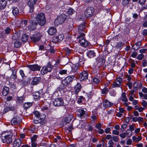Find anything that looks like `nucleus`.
Masks as SVG:
<instances>
[{"label":"nucleus","mask_w":147,"mask_h":147,"mask_svg":"<svg viewBox=\"0 0 147 147\" xmlns=\"http://www.w3.org/2000/svg\"><path fill=\"white\" fill-rule=\"evenodd\" d=\"M36 20L38 24L41 26H42L46 23V19L45 14L41 13L38 14L36 17Z\"/></svg>","instance_id":"nucleus-2"},{"label":"nucleus","mask_w":147,"mask_h":147,"mask_svg":"<svg viewBox=\"0 0 147 147\" xmlns=\"http://www.w3.org/2000/svg\"><path fill=\"white\" fill-rule=\"evenodd\" d=\"M74 10L71 8H69L67 11V13L71 15L74 12Z\"/></svg>","instance_id":"nucleus-47"},{"label":"nucleus","mask_w":147,"mask_h":147,"mask_svg":"<svg viewBox=\"0 0 147 147\" xmlns=\"http://www.w3.org/2000/svg\"><path fill=\"white\" fill-rule=\"evenodd\" d=\"M81 85L80 84L78 83L74 87L75 93L77 94L79 91L81 90Z\"/></svg>","instance_id":"nucleus-19"},{"label":"nucleus","mask_w":147,"mask_h":147,"mask_svg":"<svg viewBox=\"0 0 147 147\" xmlns=\"http://www.w3.org/2000/svg\"><path fill=\"white\" fill-rule=\"evenodd\" d=\"M141 104L143 107L146 108L147 106V102L146 101L143 100Z\"/></svg>","instance_id":"nucleus-43"},{"label":"nucleus","mask_w":147,"mask_h":147,"mask_svg":"<svg viewBox=\"0 0 147 147\" xmlns=\"http://www.w3.org/2000/svg\"><path fill=\"white\" fill-rule=\"evenodd\" d=\"M113 140L115 142H117L118 141L119 139L117 136H115L113 137Z\"/></svg>","instance_id":"nucleus-53"},{"label":"nucleus","mask_w":147,"mask_h":147,"mask_svg":"<svg viewBox=\"0 0 147 147\" xmlns=\"http://www.w3.org/2000/svg\"><path fill=\"white\" fill-rule=\"evenodd\" d=\"M93 81L95 83L97 84L100 81L98 78H94L93 79Z\"/></svg>","instance_id":"nucleus-52"},{"label":"nucleus","mask_w":147,"mask_h":147,"mask_svg":"<svg viewBox=\"0 0 147 147\" xmlns=\"http://www.w3.org/2000/svg\"><path fill=\"white\" fill-rule=\"evenodd\" d=\"M21 121V120L18 116H16V117H13L11 120V123L12 125H16Z\"/></svg>","instance_id":"nucleus-17"},{"label":"nucleus","mask_w":147,"mask_h":147,"mask_svg":"<svg viewBox=\"0 0 147 147\" xmlns=\"http://www.w3.org/2000/svg\"><path fill=\"white\" fill-rule=\"evenodd\" d=\"M33 95L34 96V98H35L38 99L40 97L41 95V94H40L39 92H35L34 93Z\"/></svg>","instance_id":"nucleus-33"},{"label":"nucleus","mask_w":147,"mask_h":147,"mask_svg":"<svg viewBox=\"0 0 147 147\" xmlns=\"http://www.w3.org/2000/svg\"><path fill=\"white\" fill-rule=\"evenodd\" d=\"M126 85H127L129 88L130 89H131V88L132 86V84L131 82H128L127 84H126Z\"/></svg>","instance_id":"nucleus-61"},{"label":"nucleus","mask_w":147,"mask_h":147,"mask_svg":"<svg viewBox=\"0 0 147 147\" xmlns=\"http://www.w3.org/2000/svg\"><path fill=\"white\" fill-rule=\"evenodd\" d=\"M113 104L107 100H105L104 102L103 105L105 108L111 107L113 105Z\"/></svg>","instance_id":"nucleus-22"},{"label":"nucleus","mask_w":147,"mask_h":147,"mask_svg":"<svg viewBox=\"0 0 147 147\" xmlns=\"http://www.w3.org/2000/svg\"><path fill=\"white\" fill-rule=\"evenodd\" d=\"M37 24V23L34 21H32L30 24L28 26V29L30 31L35 30L36 28V26Z\"/></svg>","instance_id":"nucleus-16"},{"label":"nucleus","mask_w":147,"mask_h":147,"mask_svg":"<svg viewBox=\"0 0 147 147\" xmlns=\"http://www.w3.org/2000/svg\"><path fill=\"white\" fill-rule=\"evenodd\" d=\"M141 43L140 42L136 43L133 46V49L135 50H136L138 49L141 45Z\"/></svg>","instance_id":"nucleus-30"},{"label":"nucleus","mask_w":147,"mask_h":147,"mask_svg":"<svg viewBox=\"0 0 147 147\" xmlns=\"http://www.w3.org/2000/svg\"><path fill=\"white\" fill-rule=\"evenodd\" d=\"M88 77V74H80L79 75V79L81 81L87 79Z\"/></svg>","instance_id":"nucleus-25"},{"label":"nucleus","mask_w":147,"mask_h":147,"mask_svg":"<svg viewBox=\"0 0 147 147\" xmlns=\"http://www.w3.org/2000/svg\"><path fill=\"white\" fill-rule=\"evenodd\" d=\"M64 38L63 34H60L57 36H56L53 38L52 42L54 43H57L62 41Z\"/></svg>","instance_id":"nucleus-14"},{"label":"nucleus","mask_w":147,"mask_h":147,"mask_svg":"<svg viewBox=\"0 0 147 147\" xmlns=\"http://www.w3.org/2000/svg\"><path fill=\"white\" fill-rule=\"evenodd\" d=\"M20 34L18 33H14L12 37V39L13 40H17L20 38Z\"/></svg>","instance_id":"nucleus-28"},{"label":"nucleus","mask_w":147,"mask_h":147,"mask_svg":"<svg viewBox=\"0 0 147 147\" xmlns=\"http://www.w3.org/2000/svg\"><path fill=\"white\" fill-rule=\"evenodd\" d=\"M40 81V77L34 78L31 82L32 85H37Z\"/></svg>","instance_id":"nucleus-20"},{"label":"nucleus","mask_w":147,"mask_h":147,"mask_svg":"<svg viewBox=\"0 0 147 147\" xmlns=\"http://www.w3.org/2000/svg\"><path fill=\"white\" fill-rule=\"evenodd\" d=\"M126 135V133L124 132L122 134H120L119 135V136L122 138H125Z\"/></svg>","instance_id":"nucleus-54"},{"label":"nucleus","mask_w":147,"mask_h":147,"mask_svg":"<svg viewBox=\"0 0 147 147\" xmlns=\"http://www.w3.org/2000/svg\"><path fill=\"white\" fill-rule=\"evenodd\" d=\"M9 108L8 106L6 107H5L3 111L5 113L9 111Z\"/></svg>","instance_id":"nucleus-58"},{"label":"nucleus","mask_w":147,"mask_h":147,"mask_svg":"<svg viewBox=\"0 0 147 147\" xmlns=\"http://www.w3.org/2000/svg\"><path fill=\"white\" fill-rule=\"evenodd\" d=\"M138 86V82H135L134 84V87L135 89L136 90H137Z\"/></svg>","instance_id":"nucleus-51"},{"label":"nucleus","mask_w":147,"mask_h":147,"mask_svg":"<svg viewBox=\"0 0 147 147\" xmlns=\"http://www.w3.org/2000/svg\"><path fill=\"white\" fill-rule=\"evenodd\" d=\"M21 143V140L20 139H17L14 141L13 146L14 147H20Z\"/></svg>","instance_id":"nucleus-23"},{"label":"nucleus","mask_w":147,"mask_h":147,"mask_svg":"<svg viewBox=\"0 0 147 147\" xmlns=\"http://www.w3.org/2000/svg\"><path fill=\"white\" fill-rule=\"evenodd\" d=\"M53 103L55 106L57 107L62 106L64 105L63 99L61 98L55 99L53 101Z\"/></svg>","instance_id":"nucleus-8"},{"label":"nucleus","mask_w":147,"mask_h":147,"mask_svg":"<svg viewBox=\"0 0 147 147\" xmlns=\"http://www.w3.org/2000/svg\"><path fill=\"white\" fill-rule=\"evenodd\" d=\"M142 91L144 93H147V88L145 87L143 88Z\"/></svg>","instance_id":"nucleus-64"},{"label":"nucleus","mask_w":147,"mask_h":147,"mask_svg":"<svg viewBox=\"0 0 147 147\" xmlns=\"http://www.w3.org/2000/svg\"><path fill=\"white\" fill-rule=\"evenodd\" d=\"M108 89L107 88H105L102 91V93L103 94H105L107 92Z\"/></svg>","instance_id":"nucleus-56"},{"label":"nucleus","mask_w":147,"mask_h":147,"mask_svg":"<svg viewBox=\"0 0 147 147\" xmlns=\"http://www.w3.org/2000/svg\"><path fill=\"white\" fill-rule=\"evenodd\" d=\"M94 8L92 7H88L85 11L84 14L87 18L90 17L93 14Z\"/></svg>","instance_id":"nucleus-6"},{"label":"nucleus","mask_w":147,"mask_h":147,"mask_svg":"<svg viewBox=\"0 0 147 147\" xmlns=\"http://www.w3.org/2000/svg\"><path fill=\"white\" fill-rule=\"evenodd\" d=\"M53 67L51 64L49 63L47 66L43 67L41 71V74H45L50 72L52 69Z\"/></svg>","instance_id":"nucleus-9"},{"label":"nucleus","mask_w":147,"mask_h":147,"mask_svg":"<svg viewBox=\"0 0 147 147\" xmlns=\"http://www.w3.org/2000/svg\"><path fill=\"white\" fill-rule=\"evenodd\" d=\"M85 23L83 22L78 26V31L79 35H85L84 33L85 32Z\"/></svg>","instance_id":"nucleus-7"},{"label":"nucleus","mask_w":147,"mask_h":147,"mask_svg":"<svg viewBox=\"0 0 147 147\" xmlns=\"http://www.w3.org/2000/svg\"><path fill=\"white\" fill-rule=\"evenodd\" d=\"M127 126V125L123 124L121 126V129L122 131L124 129L126 128Z\"/></svg>","instance_id":"nucleus-62"},{"label":"nucleus","mask_w":147,"mask_h":147,"mask_svg":"<svg viewBox=\"0 0 147 147\" xmlns=\"http://www.w3.org/2000/svg\"><path fill=\"white\" fill-rule=\"evenodd\" d=\"M37 136L36 135H34L32 137L30 138L31 142H35L37 138Z\"/></svg>","instance_id":"nucleus-38"},{"label":"nucleus","mask_w":147,"mask_h":147,"mask_svg":"<svg viewBox=\"0 0 147 147\" xmlns=\"http://www.w3.org/2000/svg\"><path fill=\"white\" fill-rule=\"evenodd\" d=\"M124 44L122 42H118L117 45V47H122L123 46V44Z\"/></svg>","instance_id":"nucleus-49"},{"label":"nucleus","mask_w":147,"mask_h":147,"mask_svg":"<svg viewBox=\"0 0 147 147\" xmlns=\"http://www.w3.org/2000/svg\"><path fill=\"white\" fill-rule=\"evenodd\" d=\"M121 99L125 102H126L127 101V99L126 98L125 93L123 92L122 93Z\"/></svg>","instance_id":"nucleus-31"},{"label":"nucleus","mask_w":147,"mask_h":147,"mask_svg":"<svg viewBox=\"0 0 147 147\" xmlns=\"http://www.w3.org/2000/svg\"><path fill=\"white\" fill-rule=\"evenodd\" d=\"M37 0H29L28 3V5L30 7L29 11L30 12H32L34 9L33 5L36 3Z\"/></svg>","instance_id":"nucleus-13"},{"label":"nucleus","mask_w":147,"mask_h":147,"mask_svg":"<svg viewBox=\"0 0 147 147\" xmlns=\"http://www.w3.org/2000/svg\"><path fill=\"white\" fill-rule=\"evenodd\" d=\"M84 61L83 60H81L80 61V60L78 64V66H82L84 64Z\"/></svg>","instance_id":"nucleus-55"},{"label":"nucleus","mask_w":147,"mask_h":147,"mask_svg":"<svg viewBox=\"0 0 147 147\" xmlns=\"http://www.w3.org/2000/svg\"><path fill=\"white\" fill-rule=\"evenodd\" d=\"M74 77L73 76H68L66 77L65 79L63 80V84L65 86H67L74 79Z\"/></svg>","instance_id":"nucleus-10"},{"label":"nucleus","mask_w":147,"mask_h":147,"mask_svg":"<svg viewBox=\"0 0 147 147\" xmlns=\"http://www.w3.org/2000/svg\"><path fill=\"white\" fill-rule=\"evenodd\" d=\"M34 115L36 117L41 118L40 117V113L37 111H35L33 113Z\"/></svg>","instance_id":"nucleus-40"},{"label":"nucleus","mask_w":147,"mask_h":147,"mask_svg":"<svg viewBox=\"0 0 147 147\" xmlns=\"http://www.w3.org/2000/svg\"><path fill=\"white\" fill-rule=\"evenodd\" d=\"M142 65L144 67H145L147 65V61L146 60H144L142 62Z\"/></svg>","instance_id":"nucleus-63"},{"label":"nucleus","mask_w":147,"mask_h":147,"mask_svg":"<svg viewBox=\"0 0 147 147\" xmlns=\"http://www.w3.org/2000/svg\"><path fill=\"white\" fill-rule=\"evenodd\" d=\"M6 0H0V9H3L6 6Z\"/></svg>","instance_id":"nucleus-21"},{"label":"nucleus","mask_w":147,"mask_h":147,"mask_svg":"<svg viewBox=\"0 0 147 147\" xmlns=\"http://www.w3.org/2000/svg\"><path fill=\"white\" fill-rule=\"evenodd\" d=\"M65 51L66 52V55H68L71 53V51L67 48H65Z\"/></svg>","instance_id":"nucleus-45"},{"label":"nucleus","mask_w":147,"mask_h":147,"mask_svg":"<svg viewBox=\"0 0 147 147\" xmlns=\"http://www.w3.org/2000/svg\"><path fill=\"white\" fill-rule=\"evenodd\" d=\"M69 86L67 87L63 84L62 85H60L59 86L57 90L61 93L64 94L66 91L70 90L71 88H69Z\"/></svg>","instance_id":"nucleus-11"},{"label":"nucleus","mask_w":147,"mask_h":147,"mask_svg":"<svg viewBox=\"0 0 147 147\" xmlns=\"http://www.w3.org/2000/svg\"><path fill=\"white\" fill-rule=\"evenodd\" d=\"M28 36L26 34H25L22 37V41L24 42H26L28 40Z\"/></svg>","instance_id":"nucleus-34"},{"label":"nucleus","mask_w":147,"mask_h":147,"mask_svg":"<svg viewBox=\"0 0 147 147\" xmlns=\"http://www.w3.org/2000/svg\"><path fill=\"white\" fill-rule=\"evenodd\" d=\"M12 132L11 131H9L8 134H6L4 136H2V139L3 142L8 144L11 143L12 141Z\"/></svg>","instance_id":"nucleus-1"},{"label":"nucleus","mask_w":147,"mask_h":147,"mask_svg":"<svg viewBox=\"0 0 147 147\" xmlns=\"http://www.w3.org/2000/svg\"><path fill=\"white\" fill-rule=\"evenodd\" d=\"M12 12L13 15L15 16H17L18 15L19 12L18 9L16 7L13 8Z\"/></svg>","instance_id":"nucleus-26"},{"label":"nucleus","mask_w":147,"mask_h":147,"mask_svg":"<svg viewBox=\"0 0 147 147\" xmlns=\"http://www.w3.org/2000/svg\"><path fill=\"white\" fill-rule=\"evenodd\" d=\"M77 115L81 119L85 118L87 115L86 109L85 108H81L78 110Z\"/></svg>","instance_id":"nucleus-5"},{"label":"nucleus","mask_w":147,"mask_h":147,"mask_svg":"<svg viewBox=\"0 0 147 147\" xmlns=\"http://www.w3.org/2000/svg\"><path fill=\"white\" fill-rule=\"evenodd\" d=\"M21 42L19 41H16L14 44V47L16 48L20 47L21 45Z\"/></svg>","instance_id":"nucleus-35"},{"label":"nucleus","mask_w":147,"mask_h":147,"mask_svg":"<svg viewBox=\"0 0 147 147\" xmlns=\"http://www.w3.org/2000/svg\"><path fill=\"white\" fill-rule=\"evenodd\" d=\"M27 23V20H22L21 22L20 23V26L22 27H24L26 25Z\"/></svg>","instance_id":"nucleus-36"},{"label":"nucleus","mask_w":147,"mask_h":147,"mask_svg":"<svg viewBox=\"0 0 147 147\" xmlns=\"http://www.w3.org/2000/svg\"><path fill=\"white\" fill-rule=\"evenodd\" d=\"M130 0H123L122 3L123 5H125L128 4Z\"/></svg>","instance_id":"nucleus-44"},{"label":"nucleus","mask_w":147,"mask_h":147,"mask_svg":"<svg viewBox=\"0 0 147 147\" xmlns=\"http://www.w3.org/2000/svg\"><path fill=\"white\" fill-rule=\"evenodd\" d=\"M99 63L101 62V65H103L105 62V60L104 59L101 58L98 61Z\"/></svg>","instance_id":"nucleus-50"},{"label":"nucleus","mask_w":147,"mask_h":147,"mask_svg":"<svg viewBox=\"0 0 147 147\" xmlns=\"http://www.w3.org/2000/svg\"><path fill=\"white\" fill-rule=\"evenodd\" d=\"M61 138L60 136H57L56 137V138H55L54 139V141L55 142H60L61 141L60 139H61Z\"/></svg>","instance_id":"nucleus-42"},{"label":"nucleus","mask_w":147,"mask_h":147,"mask_svg":"<svg viewBox=\"0 0 147 147\" xmlns=\"http://www.w3.org/2000/svg\"><path fill=\"white\" fill-rule=\"evenodd\" d=\"M95 127L97 129H100L102 127V124L100 123H98L96 125Z\"/></svg>","instance_id":"nucleus-57"},{"label":"nucleus","mask_w":147,"mask_h":147,"mask_svg":"<svg viewBox=\"0 0 147 147\" xmlns=\"http://www.w3.org/2000/svg\"><path fill=\"white\" fill-rule=\"evenodd\" d=\"M144 55L142 54L139 55L137 57V59L139 60H141L144 57Z\"/></svg>","instance_id":"nucleus-48"},{"label":"nucleus","mask_w":147,"mask_h":147,"mask_svg":"<svg viewBox=\"0 0 147 147\" xmlns=\"http://www.w3.org/2000/svg\"><path fill=\"white\" fill-rule=\"evenodd\" d=\"M32 105V104L31 103L27 102L25 103L23 105L24 108L25 109H27L28 108H29Z\"/></svg>","instance_id":"nucleus-29"},{"label":"nucleus","mask_w":147,"mask_h":147,"mask_svg":"<svg viewBox=\"0 0 147 147\" xmlns=\"http://www.w3.org/2000/svg\"><path fill=\"white\" fill-rule=\"evenodd\" d=\"M121 84L120 83H118L115 81L113 83V87L115 88L120 87V86L121 85Z\"/></svg>","instance_id":"nucleus-37"},{"label":"nucleus","mask_w":147,"mask_h":147,"mask_svg":"<svg viewBox=\"0 0 147 147\" xmlns=\"http://www.w3.org/2000/svg\"><path fill=\"white\" fill-rule=\"evenodd\" d=\"M78 64H76V65L74 67V66H72L71 68L72 69V73H77L78 71Z\"/></svg>","instance_id":"nucleus-32"},{"label":"nucleus","mask_w":147,"mask_h":147,"mask_svg":"<svg viewBox=\"0 0 147 147\" xmlns=\"http://www.w3.org/2000/svg\"><path fill=\"white\" fill-rule=\"evenodd\" d=\"M31 145L32 147H36L37 144L35 142H31Z\"/></svg>","instance_id":"nucleus-60"},{"label":"nucleus","mask_w":147,"mask_h":147,"mask_svg":"<svg viewBox=\"0 0 147 147\" xmlns=\"http://www.w3.org/2000/svg\"><path fill=\"white\" fill-rule=\"evenodd\" d=\"M27 67L31 70L33 71H39L41 68V67L37 64L28 65Z\"/></svg>","instance_id":"nucleus-12"},{"label":"nucleus","mask_w":147,"mask_h":147,"mask_svg":"<svg viewBox=\"0 0 147 147\" xmlns=\"http://www.w3.org/2000/svg\"><path fill=\"white\" fill-rule=\"evenodd\" d=\"M85 35H79L78 36V39L81 45L82 46L86 47L88 45V42L85 40Z\"/></svg>","instance_id":"nucleus-4"},{"label":"nucleus","mask_w":147,"mask_h":147,"mask_svg":"<svg viewBox=\"0 0 147 147\" xmlns=\"http://www.w3.org/2000/svg\"><path fill=\"white\" fill-rule=\"evenodd\" d=\"M98 133L102 134L104 133V131L102 129L100 128L98 129Z\"/></svg>","instance_id":"nucleus-59"},{"label":"nucleus","mask_w":147,"mask_h":147,"mask_svg":"<svg viewBox=\"0 0 147 147\" xmlns=\"http://www.w3.org/2000/svg\"><path fill=\"white\" fill-rule=\"evenodd\" d=\"M24 99L22 97H19L17 98V102L19 103H22L23 102Z\"/></svg>","instance_id":"nucleus-39"},{"label":"nucleus","mask_w":147,"mask_h":147,"mask_svg":"<svg viewBox=\"0 0 147 147\" xmlns=\"http://www.w3.org/2000/svg\"><path fill=\"white\" fill-rule=\"evenodd\" d=\"M40 34L38 33H37L36 34H34L30 37L31 39L34 42H38L40 40Z\"/></svg>","instance_id":"nucleus-15"},{"label":"nucleus","mask_w":147,"mask_h":147,"mask_svg":"<svg viewBox=\"0 0 147 147\" xmlns=\"http://www.w3.org/2000/svg\"><path fill=\"white\" fill-rule=\"evenodd\" d=\"M48 32L49 34L53 35H55L56 33L57 30L56 28L54 27H52L49 29Z\"/></svg>","instance_id":"nucleus-18"},{"label":"nucleus","mask_w":147,"mask_h":147,"mask_svg":"<svg viewBox=\"0 0 147 147\" xmlns=\"http://www.w3.org/2000/svg\"><path fill=\"white\" fill-rule=\"evenodd\" d=\"M132 133V131L129 129H127L126 132V135H127L129 137L131 136Z\"/></svg>","instance_id":"nucleus-41"},{"label":"nucleus","mask_w":147,"mask_h":147,"mask_svg":"<svg viewBox=\"0 0 147 147\" xmlns=\"http://www.w3.org/2000/svg\"><path fill=\"white\" fill-rule=\"evenodd\" d=\"M87 55L89 57L91 58L95 56V54L93 51L90 50L88 51L87 53Z\"/></svg>","instance_id":"nucleus-27"},{"label":"nucleus","mask_w":147,"mask_h":147,"mask_svg":"<svg viewBox=\"0 0 147 147\" xmlns=\"http://www.w3.org/2000/svg\"><path fill=\"white\" fill-rule=\"evenodd\" d=\"M9 92V88L6 86H4L3 88L2 94L4 96H7Z\"/></svg>","instance_id":"nucleus-24"},{"label":"nucleus","mask_w":147,"mask_h":147,"mask_svg":"<svg viewBox=\"0 0 147 147\" xmlns=\"http://www.w3.org/2000/svg\"><path fill=\"white\" fill-rule=\"evenodd\" d=\"M66 18V16L65 14H61L58 16L55 20L54 22L55 26L62 24L64 22Z\"/></svg>","instance_id":"nucleus-3"},{"label":"nucleus","mask_w":147,"mask_h":147,"mask_svg":"<svg viewBox=\"0 0 147 147\" xmlns=\"http://www.w3.org/2000/svg\"><path fill=\"white\" fill-rule=\"evenodd\" d=\"M10 31V29L9 27H7L4 30L5 33L6 34H9Z\"/></svg>","instance_id":"nucleus-46"}]
</instances>
